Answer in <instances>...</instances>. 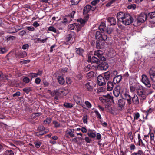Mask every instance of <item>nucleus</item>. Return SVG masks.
<instances>
[{
    "label": "nucleus",
    "instance_id": "1",
    "mask_svg": "<svg viewBox=\"0 0 155 155\" xmlns=\"http://www.w3.org/2000/svg\"><path fill=\"white\" fill-rule=\"evenodd\" d=\"M116 17L117 20L122 22L126 25H130L133 21L132 17L128 13H125L122 12H118Z\"/></svg>",
    "mask_w": 155,
    "mask_h": 155
},
{
    "label": "nucleus",
    "instance_id": "2",
    "mask_svg": "<svg viewBox=\"0 0 155 155\" xmlns=\"http://www.w3.org/2000/svg\"><path fill=\"white\" fill-rule=\"evenodd\" d=\"M123 99H126L127 101V104L130 105L131 104V97L130 94L128 90L125 89L121 93Z\"/></svg>",
    "mask_w": 155,
    "mask_h": 155
},
{
    "label": "nucleus",
    "instance_id": "3",
    "mask_svg": "<svg viewBox=\"0 0 155 155\" xmlns=\"http://www.w3.org/2000/svg\"><path fill=\"white\" fill-rule=\"evenodd\" d=\"M151 80L153 83L152 84L151 87L155 89V67H152L148 72Z\"/></svg>",
    "mask_w": 155,
    "mask_h": 155
},
{
    "label": "nucleus",
    "instance_id": "4",
    "mask_svg": "<svg viewBox=\"0 0 155 155\" xmlns=\"http://www.w3.org/2000/svg\"><path fill=\"white\" fill-rule=\"evenodd\" d=\"M137 93V94L141 97L142 100H144L146 97V92L144 90L143 87L140 85L138 86L136 89Z\"/></svg>",
    "mask_w": 155,
    "mask_h": 155
},
{
    "label": "nucleus",
    "instance_id": "5",
    "mask_svg": "<svg viewBox=\"0 0 155 155\" xmlns=\"http://www.w3.org/2000/svg\"><path fill=\"white\" fill-rule=\"evenodd\" d=\"M114 97L110 95L104 96L103 97L99 98L100 100L104 104L108 105L110 104L111 101H112L114 103Z\"/></svg>",
    "mask_w": 155,
    "mask_h": 155
},
{
    "label": "nucleus",
    "instance_id": "6",
    "mask_svg": "<svg viewBox=\"0 0 155 155\" xmlns=\"http://www.w3.org/2000/svg\"><path fill=\"white\" fill-rule=\"evenodd\" d=\"M147 19L146 14L142 13L140 14L135 21V23L137 25H140L141 23H143Z\"/></svg>",
    "mask_w": 155,
    "mask_h": 155
},
{
    "label": "nucleus",
    "instance_id": "7",
    "mask_svg": "<svg viewBox=\"0 0 155 155\" xmlns=\"http://www.w3.org/2000/svg\"><path fill=\"white\" fill-rule=\"evenodd\" d=\"M129 84L130 91L132 92H134L135 90L136 89L137 87H138V86L140 85L139 84L135 82L134 81L133 79L130 80Z\"/></svg>",
    "mask_w": 155,
    "mask_h": 155
},
{
    "label": "nucleus",
    "instance_id": "8",
    "mask_svg": "<svg viewBox=\"0 0 155 155\" xmlns=\"http://www.w3.org/2000/svg\"><path fill=\"white\" fill-rule=\"evenodd\" d=\"M141 81L147 87H150L152 86L150 83L148 78L145 74H143L142 76Z\"/></svg>",
    "mask_w": 155,
    "mask_h": 155
},
{
    "label": "nucleus",
    "instance_id": "9",
    "mask_svg": "<svg viewBox=\"0 0 155 155\" xmlns=\"http://www.w3.org/2000/svg\"><path fill=\"white\" fill-rule=\"evenodd\" d=\"M103 61V62L101 63L100 64L96 65H97V68L101 70H105L107 69L108 67V64L105 62Z\"/></svg>",
    "mask_w": 155,
    "mask_h": 155
},
{
    "label": "nucleus",
    "instance_id": "10",
    "mask_svg": "<svg viewBox=\"0 0 155 155\" xmlns=\"http://www.w3.org/2000/svg\"><path fill=\"white\" fill-rule=\"evenodd\" d=\"M104 52L101 50H97L94 51V55L97 56L100 60L105 61L106 59L104 57L102 56Z\"/></svg>",
    "mask_w": 155,
    "mask_h": 155
},
{
    "label": "nucleus",
    "instance_id": "11",
    "mask_svg": "<svg viewBox=\"0 0 155 155\" xmlns=\"http://www.w3.org/2000/svg\"><path fill=\"white\" fill-rule=\"evenodd\" d=\"M95 37L96 39L106 40L107 38V35L105 34H102L101 32L97 31Z\"/></svg>",
    "mask_w": 155,
    "mask_h": 155
},
{
    "label": "nucleus",
    "instance_id": "12",
    "mask_svg": "<svg viewBox=\"0 0 155 155\" xmlns=\"http://www.w3.org/2000/svg\"><path fill=\"white\" fill-rule=\"evenodd\" d=\"M106 40H97L96 43V47L98 49L103 48L105 45V41Z\"/></svg>",
    "mask_w": 155,
    "mask_h": 155
},
{
    "label": "nucleus",
    "instance_id": "13",
    "mask_svg": "<svg viewBox=\"0 0 155 155\" xmlns=\"http://www.w3.org/2000/svg\"><path fill=\"white\" fill-rule=\"evenodd\" d=\"M100 60L98 58L96 57L92 56V57L88 56V61L91 62V63H95L94 65L98 64V63L99 60Z\"/></svg>",
    "mask_w": 155,
    "mask_h": 155
},
{
    "label": "nucleus",
    "instance_id": "14",
    "mask_svg": "<svg viewBox=\"0 0 155 155\" xmlns=\"http://www.w3.org/2000/svg\"><path fill=\"white\" fill-rule=\"evenodd\" d=\"M97 84L100 86L105 85L106 84V80L101 75H99L97 78Z\"/></svg>",
    "mask_w": 155,
    "mask_h": 155
},
{
    "label": "nucleus",
    "instance_id": "15",
    "mask_svg": "<svg viewBox=\"0 0 155 155\" xmlns=\"http://www.w3.org/2000/svg\"><path fill=\"white\" fill-rule=\"evenodd\" d=\"M84 87L90 92H91L93 90V83L91 82H88L85 84Z\"/></svg>",
    "mask_w": 155,
    "mask_h": 155
},
{
    "label": "nucleus",
    "instance_id": "16",
    "mask_svg": "<svg viewBox=\"0 0 155 155\" xmlns=\"http://www.w3.org/2000/svg\"><path fill=\"white\" fill-rule=\"evenodd\" d=\"M149 16L150 17L149 21L151 23H155V12L150 13Z\"/></svg>",
    "mask_w": 155,
    "mask_h": 155
},
{
    "label": "nucleus",
    "instance_id": "17",
    "mask_svg": "<svg viewBox=\"0 0 155 155\" xmlns=\"http://www.w3.org/2000/svg\"><path fill=\"white\" fill-rule=\"evenodd\" d=\"M91 6L89 5H86L84 8L83 10V14L84 15H86L90 11Z\"/></svg>",
    "mask_w": 155,
    "mask_h": 155
},
{
    "label": "nucleus",
    "instance_id": "18",
    "mask_svg": "<svg viewBox=\"0 0 155 155\" xmlns=\"http://www.w3.org/2000/svg\"><path fill=\"white\" fill-rule=\"evenodd\" d=\"M91 68H92L93 69H97V65H94V64L91 63V65H88L84 68V70L85 71L87 72Z\"/></svg>",
    "mask_w": 155,
    "mask_h": 155
},
{
    "label": "nucleus",
    "instance_id": "19",
    "mask_svg": "<svg viewBox=\"0 0 155 155\" xmlns=\"http://www.w3.org/2000/svg\"><path fill=\"white\" fill-rule=\"evenodd\" d=\"M107 20L111 25H114L116 24V20L114 17L108 18Z\"/></svg>",
    "mask_w": 155,
    "mask_h": 155
},
{
    "label": "nucleus",
    "instance_id": "20",
    "mask_svg": "<svg viewBox=\"0 0 155 155\" xmlns=\"http://www.w3.org/2000/svg\"><path fill=\"white\" fill-rule=\"evenodd\" d=\"M122 78V76L121 75H118L115 77L113 78V82L115 84L120 82Z\"/></svg>",
    "mask_w": 155,
    "mask_h": 155
},
{
    "label": "nucleus",
    "instance_id": "21",
    "mask_svg": "<svg viewBox=\"0 0 155 155\" xmlns=\"http://www.w3.org/2000/svg\"><path fill=\"white\" fill-rule=\"evenodd\" d=\"M88 18L89 16L87 15L84 19H79L77 21L81 24L84 25L87 21Z\"/></svg>",
    "mask_w": 155,
    "mask_h": 155
},
{
    "label": "nucleus",
    "instance_id": "22",
    "mask_svg": "<svg viewBox=\"0 0 155 155\" xmlns=\"http://www.w3.org/2000/svg\"><path fill=\"white\" fill-rule=\"evenodd\" d=\"M132 102L134 104H138L139 103L138 97L136 94H134V96L132 97Z\"/></svg>",
    "mask_w": 155,
    "mask_h": 155
},
{
    "label": "nucleus",
    "instance_id": "23",
    "mask_svg": "<svg viewBox=\"0 0 155 155\" xmlns=\"http://www.w3.org/2000/svg\"><path fill=\"white\" fill-rule=\"evenodd\" d=\"M114 84L112 82L110 81H108L107 84V89L108 91H111L114 87Z\"/></svg>",
    "mask_w": 155,
    "mask_h": 155
},
{
    "label": "nucleus",
    "instance_id": "24",
    "mask_svg": "<svg viewBox=\"0 0 155 155\" xmlns=\"http://www.w3.org/2000/svg\"><path fill=\"white\" fill-rule=\"evenodd\" d=\"M27 55V53L25 51H20L18 52L17 54V57L21 58L25 57Z\"/></svg>",
    "mask_w": 155,
    "mask_h": 155
},
{
    "label": "nucleus",
    "instance_id": "25",
    "mask_svg": "<svg viewBox=\"0 0 155 155\" xmlns=\"http://www.w3.org/2000/svg\"><path fill=\"white\" fill-rule=\"evenodd\" d=\"M74 129H70L67 130L66 134L69 135L71 137H73L75 136L74 134Z\"/></svg>",
    "mask_w": 155,
    "mask_h": 155
},
{
    "label": "nucleus",
    "instance_id": "26",
    "mask_svg": "<svg viewBox=\"0 0 155 155\" xmlns=\"http://www.w3.org/2000/svg\"><path fill=\"white\" fill-rule=\"evenodd\" d=\"M104 77L106 81L109 80L112 77L110 74V72L108 71L105 72L104 74Z\"/></svg>",
    "mask_w": 155,
    "mask_h": 155
},
{
    "label": "nucleus",
    "instance_id": "27",
    "mask_svg": "<svg viewBox=\"0 0 155 155\" xmlns=\"http://www.w3.org/2000/svg\"><path fill=\"white\" fill-rule=\"evenodd\" d=\"M76 52L78 54L82 56L83 53L84 51V50L83 49L81 48H75Z\"/></svg>",
    "mask_w": 155,
    "mask_h": 155
},
{
    "label": "nucleus",
    "instance_id": "28",
    "mask_svg": "<svg viewBox=\"0 0 155 155\" xmlns=\"http://www.w3.org/2000/svg\"><path fill=\"white\" fill-rule=\"evenodd\" d=\"M99 29L101 31L104 32L106 30V27L105 26V23L104 22H101L100 25L99 26Z\"/></svg>",
    "mask_w": 155,
    "mask_h": 155
},
{
    "label": "nucleus",
    "instance_id": "29",
    "mask_svg": "<svg viewBox=\"0 0 155 155\" xmlns=\"http://www.w3.org/2000/svg\"><path fill=\"white\" fill-rule=\"evenodd\" d=\"M118 104L119 107L121 108L122 109L124 108L125 104V102L123 99H120L118 100Z\"/></svg>",
    "mask_w": 155,
    "mask_h": 155
},
{
    "label": "nucleus",
    "instance_id": "30",
    "mask_svg": "<svg viewBox=\"0 0 155 155\" xmlns=\"http://www.w3.org/2000/svg\"><path fill=\"white\" fill-rule=\"evenodd\" d=\"M73 98L74 100L77 104H80L81 99L79 96L77 95H75L74 96Z\"/></svg>",
    "mask_w": 155,
    "mask_h": 155
},
{
    "label": "nucleus",
    "instance_id": "31",
    "mask_svg": "<svg viewBox=\"0 0 155 155\" xmlns=\"http://www.w3.org/2000/svg\"><path fill=\"white\" fill-rule=\"evenodd\" d=\"M63 106L67 108H71L73 106L72 103L68 102H65L63 104Z\"/></svg>",
    "mask_w": 155,
    "mask_h": 155
},
{
    "label": "nucleus",
    "instance_id": "32",
    "mask_svg": "<svg viewBox=\"0 0 155 155\" xmlns=\"http://www.w3.org/2000/svg\"><path fill=\"white\" fill-rule=\"evenodd\" d=\"M57 79L59 83L61 84H63L65 82V81L63 77L61 76L58 77Z\"/></svg>",
    "mask_w": 155,
    "mask_h": 155
},
{
    "label": "nucleus",
    "instance_id": "33",
    "mask_svg": "<svg viewBox=\"0 0 155 155\" xmlns=\"http://www.w3.org/2000/svg\"><path fill=\"white\" fill-rule=\"evenodd\" d=\"M8 51V49L6 47H3L0 46V53L4 54Z\"/></svg>",
    "mask_w": 155,
    "mask_h": 155
},
{
    "label": "nucleus",
    "instance_id": "34",
    "mask_svg": "<svg viewBox=\"0 0 155 155\" xmlns=\"http://www.w3.org/2000/svg\"><path fill=\"white\" fill-rule=\"evenodd\" d=\"M48 30L53 32L54 33H57L58 31L53 26H50L49 27H48Z\"/></svg>",
    "mask_w": 155,
    "mask_h": 155
},
{
    "label": "nucleus",
    "instance_id": "35",
    "mask_svg": "<svg viewBox=\"0 0 155 155\" xmlns=\"http://www.w3.org/2000/svg\"><path fill=\"white\" fill-rule=\"evenodd\" d=\"M15 26L10 27L9 28L8 31L9 33H15L17 32L15 29Z\"/></svg>",
    "mask_w": 155,
    "mask_h": 155
},
{
    "label": "nucleus",
    "instance_id": "36",
    "mask_svg": "<svg viewBox=\"0 0 155 155\" xmlns=\"http://www.w3.org/2000/svg\"><path fill=\"white\" fill-rule=\"evenodd\" d=\"M3 155H14L13 152L11 150L6 151L4 153Z\"/></svg>",
    "mask_w": 155,
    "mask_h": 155
},
{
    "label": "nucleus",
    "instance_id": "37",
    "mask_svg": "<svg viewBox=\"0 0 155 155\" xmlns=\"http://www.w3.org/2000/svg\"><path fill=\"white\" fill-rule=\"evenodd\" d=\"M74 35V32H71V34H69L67 35L66 38V41H71V39L73 38V36Z\"/></svg>",
    "mask_w": 155,
    "mask_h": 155
},
{
    "label": "nucleus",
    "instance_id": "38",
    "mask_svg": "<svg viewBox=\"0 0 155 155\" xmlns=\"http://www.w3.org/2000/svg\"><path fill=\"white\" fill-rule=\"evenodd\" d=\"M77 25L76 23L70 24L68 25V28L70 30H73Z\"/></svg>",
    "mask_w": 155,
    "mask_h": 155
},
{
    "label": "nucleus",
    "instance_id": "39",
    "mask_svg": "<svg viewBox=\"0 0 155 155\" xmlns=\"http://www.w3.org/2000/svg\"><path fill=\"white\" fill-rule=\"evenodd\" d=\"M34 143L36 148H39L40 147L41 145L42 144V143L40 141H36L34 142Z\"/></svg>",
    "mask_w": 155,
    "mask_h": 155
},
{
    "label": "nucleus",
    "instance_id": "40",
    "mask_svg": "<svg viewBox=\"0 0 155 155\" xmlns=\"http://www.w3.org/2000/svg\"><path fill=\"white\" fill-rule=\"evenodd\" d=\"M116 0H111L106 5L107 7H110L112 6V5L114 2Z\"/></svg>",
    "mask_w": 155,
    "mask_h": 155
},
{
    "label": "nucleus",
    "instance_id": "41",
    "mask_svg": "<svg viewBox=\"0 0 155 155\" xmlns=\"http://www.w3.org/2000/svg\"><path fill=\"white\" fill-rule=\"evenodd\" d=\"M87 134L89 137L93 138H95L96 136V134L93 132H88Z\"/></svg>",
    "mask_w": 155,
    "mask_h": 155
},
{
    "label": "nucleus",
    "instance_id": "42",
    "mask_svg": "<svg viewBox=\"0 0 155 155\" xmlns=\"http://www.w3.org/2000/svg\"><path fill=\"white\" fill-rule=\"evenodd\" d=\"M94 113H95L96 116L97 118L100 120L102 119V117L100 114L97 110H95L94 111Z\"/></svg>",
    "mask_w": 155,
    "mask_h": 155
},
{
    "label": "nucleus",
    "instance_id": "43",
    "mask_svg": "<svg viewBox=\"0 0 155 155\" xmlns=\"http://www.w3.org/2000/svg\"><path fill=\"white\" fill-rule=\"evenodd\" d=\"M94 75V73L93 71H91L87 74V77L89 78L93 77Z\"/></svg>",
    "mask_w": 155,
    "mask_h": 155
},
{
    "label": "nucleus",
    "instance_id": "44",
    "mask_svg": "<svg viewBox=\"0 0 155 155\" xmlns=\"http://www.w3.org/2000/svg\"><path fill=\"white\" fill-rule=\"evenodd\" d=\"M136 6L135 4H131L127 6V8L129 9H135Z\"/></svg>",
    "mask_w": 155,
    "mask_h": 155
},
{
    "label": "nucleus",
    "instance_id": "45",
    "mask_svg": "<svg viewBox=\"0 0 155 155\" xmlns=\"http://www.w3.org/2000/svg\"><path fill=\"white\" fill-rule=\"evenodd\" d=\"M51 120L50 118H47L43 122V124H47L50 123L51 122Z\"/></svg>",
    "mask_w": 155,
    "mask_h": 155
},
{
    "label": "nucleus",
    "instance_id": "46",
    "mask_svg": "<svg viewBox=\"0 0 155 155\" xmlns=\"http://www.w3.org/2000/svg\"><path fill=\"white\" fill-rule=\"evenodd\" d=\"M85 104L88 108H91L92 107L91 104L88 101H86L85 102Z\"/></svg>",
    "mask_w": 155,
    "mask_h": 155
},
{
    "label": "nucleus",
    "instance_id": "47",
    "mask_svg": "<svg viewBox=\"0 0 155 155\" xmlns=\"http://www.w3.org/2000/svg\"><path fill=\"white\" fill-rule=\"evenodd\" d=\"M87 118L88 117L87 115H84L83 117V120L84 123L87 124Z\"/></svg>",
    "mask_w": 155,
    "mask_h": 155
},
{
    "label": "nucleus",
    "instance_id": "48",
    "mask_svg": "<svg viewBox=\"0 0 155 155\" xmlns=\"http://www.w3.org/2000/svg\"><path fill=\"white\" fill-rule=\"evenodd\" d=\"M53 123L56 128L59 127L60 126V124L56 121H53Z\"/></svg>",
    "mask_w": 155,
    "mask_h": 155
},
{
    "label": "nucleus",
    "instance_id": "49",
    "mask_svg": "<svg viewBox=\"0 0 155 155\" xmlns=\"http://www.w3.org/2000/svg\"><path fill=\"white\" fill-rule=\"evenodd\" d=\"M100 1V0H94L91 2V4L93 6L99 3Z\"/></svg>",
    "mask_w": 155,
    "mask_h": 155
},
{
    "label": "nucleus",
    "instance_id": "50",
    "mask_svg": "<svg viewBox=\"0 0 155 155\" xmlns=\"http://www.w3.org/2000/svg\"><path fill=\"white\" fill-rule=\"evenodd\" d=\"M120 85H117L114 88V89L113 90V91H117V92H120Z\"/></svg>",
    "mask_w": 155,
    "mask_h": 155
},
{
    "label": "nucleus",
    "instance_id": "51",
    "mask_svg": "<svg viewBox=\"0 0 155 155\" xmlns=\"http://www.w3.org/2000/svg\"><path fill=\"white\" fill-rule=\"evenodd\" d=\"M149 134H150V140H154V134L153 133H150V132L149 133Z\"/></svg>",
    "mask_w": 155,
    "mask_h": 155
},
{
    "label": "nucleus",
    "instance_id": "52",
    "mask_svg": "<svg viewBox=\"0 0 155 155\" xmlns=\"http://www.w3.org/2000/svg\"><path fill=\"white\" fill-rule=\"evenodd\" d=\"M29 74L32 78H34L38 76V75L36 73H30Z\"/></svg>",
    "mask_w": 155,
    "mask_h": 155
},
{
    "label": "nucleus",
    "instance_id": "53",
    "mask_svg": "<svg viewBox=\"0 0 155 155\" xmlns=\"http://www.w3.org/2000/svg\"><path fill=\"white\" fill-rule=\"evenodd\" d=\"M134 120H137L140 117V114L139 113L137 112L134 114Z\"/></svg>",
    "mask_w": 155,
    "mask_h": 155
},
{
    "label": "nucleus",
    "instance_id": "54",
    "mask_svg": "<svg viewBox=\"0 0 155 155\" xmlns=\"http://www.w3.org/2000/svg\"><path fill=\"white\" fill-rule=\"evenodd\" d=\"M117 72L116 70H114L112 72H110V74H111V77H112L117 75Z\"/></svg>",
    "mask_w": 155,
    "mask_h": 155
},
{
    "label": "nucleus",
    "instance_id": "55",
    "mask_svg": "<svg viewBox=\"0 0 155 155\" xmlns=\"http://www.w3.org/2000/svg\"><path fill=\"white\" fill-rule=\"evenodd\" d=\"M105 31H106L108 34L110 35L113 31V30L112 29L110 28H107V29L106 28V30Z\"/></svg>",
    "mask_w": 155,
    "mask_h": 155
},
{
    "label": "nucleus",
    "instance_id": "56",
    "mask_svg": "<svg viewBox=\"0 0 155 155\" xmlns=\"http://www.w3.org/2000/svg\"><path fill=\"white\" fill-rule=\"evenodd\" d=\"M23 81L25 83H28L30 82V80L27 77H25L23 79Z\"/></svg>",
    "mask_w": 155,
    "mask_h": 155
},
{
    "label": "nucleus",
    "instance_id": "57",
    "mask_svg": "<svg viewBox=\"0 0 155 155\" xmlns=\"http://www.w3.org/2000/svg\"><path fill=\"white\" fill-rule=\"evenodd\" d=\"M45 129V128L43 126L41 125L39 126L38 127V131H43Z\"/></svg>",
    "mask_w": 155,
    "mask_h": 155
},
{
    "label": "nucleus",
    "instance_id": "58",
    "mask_svg": "<svg viewBox=\"0 0 155 155\" xmlns=\"http://www.w3.org/2000/svg\"><path fill=\"white\" fill-rule=\"evenodd\" d=\"M15 29L16 31H18L22 29L23 27L22 26L17 25L15 26Z\"/></svg>",
    "mask_w": 155,
    "mask_h": 155
},
{
    "label": "nucleus",
    "instance_id": "59",
    "mask_svg": "<svg viewBox=\"0 0 155 155\" xmlns=\"http://www.w3.org/2000/svg\"><path fill=\"white\" fill-rule=\"evenodd\" d=\"M105 89L103 87H100L97 89V92L99 93L100 92H103L105 91Z\"/></svg>",
    "mask_w": 155,
    "mask_h": 155
},
{
    "label": "nucleus",
    "instance_id": "60",
    "mask_svg": "<svg viewBox=\"0 0 155 155\" xmlns=\"http://www.w3.org/2000/svg\"><path fill=\"white\" fill-rule=\"evenodd\" d=\"M23 91L26 94H28L30 91V88H25L23 89Z\"/></svg>",
    "mask_w": 155,
    "mask_h": 155
},
{
    "label": "nucleus",
    "instance_id": "61",
    "mask_svg": "<svg viewBox=\"0 0 155 155\" xmlns=\"http://www.w3.org/2000/svg\"><path fill=\"white\" fill-rule=\"evenodd\" d=\"M21 94L20 92L19 91H17L15 93L13 94V97H15L16 96H20Z\"/></svg>",
    "mask_w": 155,
    "mask_h": 155
},
{
    "label": "nucleus",
    "instance_id": "62",
    "mask_svg": "<svg viewBox=\"0 0 155 155\" xmlns=\"http://www.w3.org/2000/svg\"><path fill=\"white\" fill-rule=\"evenodd\" d=\"M41 81V80L39 78H36L35 80V83L37 84H39Z\"/></svg>",
    "mask_w": 155,
    "mask_h": 155
},
{
    "label": "nucleus",
    "instance_id": "63",
    "mask_svg": "<svg viewBox=\"0 0 155 155\" xmlns=\"http://www.w3.org/2000/svg\"><path fill=\"white\" fill-rule=\"evenodd\" d=\"M29 45L27 44H26L24 45H23L22 48L23 49L25 50V49L28 48H29Z\"/></svg>",
    "mask_w": 155,
    "mask_h": 155
},
{
    "label": "nucleus",
    "instance_id": "64",
    "mask_svg": "<svg viewBox=\"0 0 155 155\" xmlns=\"http://www.w3.org/2000/svg\"><path fill=\"white\" fill-rule=\"evenodd\" d=\"M85 141L87 143H90L91 141V140L88 137H85L84 138Z\"/></svg>",
    "mask_w": 155,
    "mask_h": 155
}]
</instances>
